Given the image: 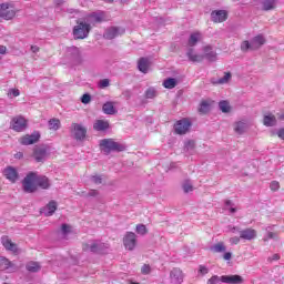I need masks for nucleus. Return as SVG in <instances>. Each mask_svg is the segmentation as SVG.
Here are the masks:
<instances>
[{
	"label": "nucleus",
	"instance_id": "48",
	"mask_svg": "<svg viewBox=\"0 0 284 284\" xmlns=\"http://www.w3.org/2000/svg\"><path fill=\"white\" fill-rule=\"evenodd\" d=\"M270 187L272 192H278V190H281V183H278V181H272Z\"/></svg>",
	"mask_w": 284,
	"mask_h": 284
},
{
	"label": "nucleus",
	"instance_id": "46",
	"mask_svg": "<svg viewBox=\"0 0 284 284\" xmlns=\"http://www.w3.org/2000/svg\"><path fill=\"white\" fill-rule=\"evenodd\" d=\"M91 183H94L95 185H101L103 183V178H101V175H92Z\"/></svg>",
	"mask_w": 284,
	"mask_h": 284
},
{
	"label": "nucleus",
	"instance_id": "18",
	"mask_svg": "<svg viewBox=\"0 0 284 284\" xmlns=\"http://www.w3.org/2000/svg\"><path fill=\"white\" fill-rule=\"evenodd\" d=\"M257 233L254 229H245L240 231V239H243L244 241H254L256 239Z\"/></svg>",
	"mask_w": 284,
	"mask_h": 284
},
{
	"label": "nucleus",
	"instance_id": "47",
	"mask_svg": "<svg viewBox=\"0 0 284 284\" xmlns=\"http://www.w3.org/2000/svg\"><path fill=\"white\" fill-rule=\"evenodd\" d=\"M152 273V266H150V264H144L141 267V274L148 275Z\"/></svg>",
	"mask_w": 284,
	"mask_h": 284
},
{
	"label": "nucleus",
	"instance_id": "50",
	"mask_svg": "<svg viewBox=\"0 0 284 284\" xmlns=\"http://www.w3.org/2000/svg\"><path fill=\"white\" fill-rule=\"evenodd\" d=\"M90 101H92V97L90 95V93H85L82 95L81 102L84 103V105H88Z\"/></svg>",
	"mask_w": 284,
	"mask_h": 284
},
{
	"label": "nucleus",
	"instance_id": "21",
	"mask_svg": "<svg viewBox=\"0 0 284 284\" xmlns=\"http://www.w3.org/2000/svg\"><path fill=\"white\" fill-rule=\"evenodd\" d=\"M277 121H276V115L273 113H266L264 114L263 118V125H265V128H274V125H276Z\"/></svg>",
	"mask_w": 284,
	"mask_h": 284
},
{
	"label": "nucleus",
	"instance_id": "1",
	"mask_svg": "<svg viewBox=\"0 0 284 284\" xmlns=\"http://www.w3.org/2000/svg\"><path fill=\"white\" fill-rule=\"evenodd\" d=\"M204 54H197L194 49H189L186 52V57L189 61H192V63H200L203 59H207L209 61H215L216 60V52L212 49V47L206 45L204 47Z\"/></svg>",
	"mask_w": 284,
	"mask_h": 284
},
{
	"label": "nucleus",
	"instance_id": "25",
	"mask_svg": "<svg viewBox=\"0 0 284 284\" xmlns=\"http://www.w3.org/2000/svg\"><path fill=\"white\" fill-rule=\"evenodd\" d=\"M202 40H203V33L195 31L191 33L187 45H190V48H194V45H196V43Z\"/></svg>",
	"mask_w": 284,
	"mask_h": 284
},
{
	"label": "nucleus",
	"instance_id": "52",
	"mask_svg": "<svg viewBox=\"0 0 284 284\" xmlns=\"http://www.w3.org/2000/svg\"><path fill=\"white\" fill-rule=\"evenodd\" d=\"M194 148H195L194 141H187V142L185 143V151H186V152L192 151Z\"/></svg>",
	"mask_w": 284,
	"mask_h": 284
},
{
	"label": "nucleus",
	"instance_id": "35",
	"mask_svg": "<svg viewBox=\"0 0 284 284\" xmlns=\"http://www.w3.org/2000/svg\"><path fill=\"white\" fill-rule=\"evenodd\" d=\"M26 268L28 272H39V270H41V264H39V262H29L27 263Z\"/></svg>",
	"mask_w": 284,
	"mask_h": 284
},
{
	"label": "nucleus",
	"instance_id": "43",
	"mask_svg": "<svg viewBox=\"0 0 284 284\" xmlns=\"http://www.w3.org/2000/svg\"><path fill=\"white\" fill-rule=\"evenodd\" d=\"M145 97L146 99H154L156 97V89L154 88H149L146 91H145Z\"/></svg>",
	"mask_w": 284,
	"mask_h": 284
},
{
	"label": "nucleus",
	"instance_id": "58",
	"mask_svg": "<svg viewBox=\"0 0 284 284\" xmlns=\"http://www.w3.org/2000/svg\"><path fill=\"white\" fill-rule=\"evenodd\" d=\"M223 258H224V261H231L232 254L230 252H226V253H224Z\"/></svg>",
	"mask_w": 284,
	"mask_h": 284
},
{
	"label": "nucleus",
	"instance_id": "37",
	"mask_svg": "<svg viewBox=\"0 0 284 284\" xmlns=\"http://www.w3.org/2000/svg\"><path fill=\"white\" fill-rule=\"evenodd\" d=\"M182 190H183V192H185V194H187L190 192H193L194 191V185L192 184V181L185 180L182 183Z\"/></svg>",
	"mask_w": 284,
	"mask_h": 284
},
{
	"label": "nucleus",
	"instance_id": "5",
	"mask_svg": "<svg viewBox=\"0 0 284 284\" xmlns=\"http://www.w3.org/2000/svg\"><path fill=\"white\" fill-rule=\"evenodd\" d=\"M91 29L92 27H90V23L83 21L78 22V24L73 28L74 39H87Z\"/></svg>",
	"mask_w": 284,
	"mask_h": 284
},
{
	"label": "nucleus",
	"instance_id": "14",
	"mask_svg": "<svg viewBox=\"0 0 284 284\" xmlns=\"http://www.w3.org/2000/svg\"><path fill=\"white\" fill-rule=\"evenodd\" d=\"M39 139H41V134H39V132H34L30 135H24L23 138H21L20 143L22 145H32V144L37 143V141H39Z\"/></svg>",
	"mask_w": 284,
	"mask_h": 284
},
{
	"label": "nucleus",
	"instance_id": "8",
	"mask_svg": "<svg viewBox=\"0 0 284 284\" xmlns=\"http://www.w3.org/2000/svg\"><path fill=\"white\" fill-rule=\"evenodd\" d=\"M50 154V146L40 145L36 146L33 150V158L37 163H43L48 159Z\"/></svg>",
	"mask_w": 284,
	"mask_h": 284
},
{
	"label": "nucleus",
	"instance_id": "2",
	"mask_svg": "<svg viewBox=\"0 0 284 284\" xmlns=\"http://www.w3.org/2000/svg\"><path fill=\"white\" fill-rule=\"evenodd\" d=\"M22 190L27 192V194H32L33 192H37V173L30 172L26 175V178L22 181Z\"/></svg>",
	"mask_w": 284,
	"mask_h": 284
},
{
	"label": "nucleus",
	"instance_id": "22",
	"mask_svg": "<svg viewBox=\"0 0 284 284\" xmlns=\"http://www.w3.org/2000/svg\"><path fill=\"white\" fill-rule=\"evenodd\" d=\"M88 21L90 23H101V21H105V12H93L89 16Z\"/></svg>",
	"mask_w": 284,
	"mask_h": 284
},
{
	"label": "nucleus",
	"instance_id": "51",
	"mask_svg": "<svg viewBox=\"0 0 284 284\" xmlns=\"http://www.w3.org/2000/svg\"><path fill=\"white\" fill-rule=\"evenodd\" d=\"M219 283H221V277H219V275H214L207 281V284H219Z\"/></svg>",
	"mask_w": 284,
	"mask_h": 284
},
{
	"label": "nucleus",
	"instance_id": "34",
	"mask_svg": "<svg viewBox=\"0 0 284 284\" xmlns=\"http://www.w3.org/2000/svg\"><path fill=\"white\" fill-rule=\"evenodd\" d=\"M49 130L57 132V130H61V121L59 119H51L48 122Z\"/></svg>",
	"mask_w": 284,
	"mask_h": 284
},
{
	"label": "nucleus",
	"instance_id": "15",
	"mask_svg": "<svg viewBox=\"0 0 284 284\" xmlns=\"http://www.w3.org/2000/svg\"><path fill=\"white\" fill-rule=\"evenodd\" d=\"M3 175L11 183H16V181L19 179V172H17V169H14L12 166H8L7 169H4Z\"/></svg>",
	"mask_w": 284,
	"mask_h": 284
},
{
	"label": "nucleus",
	"instance_id": "4",
	"mask_svg": "<svg viewBox=\"0 0 284 284\" xmlns=\"http://www.w3.org/2000/svg\"><path fill=\"white\" fill-rule=\"evenodd\" d=\"M100 150H102L104 154H110V152H123V145L112 139H103L100 141Z\"/></svg>",
	"mask_w": 284,
	"mask_h": 284
},
{
	"label": "nucleus",
	"instance_id": "40",
	"mask_svg": "<svg viewBox=\"0 0 284 284\" xmlns=\"http://www.w3.org/2000/svg\"><path fill=\"white\" fill-rule=\"evenodd\" d=\"M135 232L136 234H140V236H145V234H148V227L144 224H138Z\"/></svg>",
	"mask_w": 284,
	"mask_h": 284
},
{
	"label": "nucleus",
	"instance_id": "31",
	"mask_svg": "<svg viewBox=\"0 0 284 284\" xmlns=\"http://www.w3.org/2000/svg\"><path fill=\"white\" fill-rule=\"evenodd\" d=\"M234 132L235 134H245L247 132V123L240 121L234 124Z\"/></svg>",
	"mask_w": 284,
	"mask_h": 284
},
{
	"label": "nucleus",
	"instance_id": "55",
	"mask_svg": "<svg viewBox=\"0 0 284 284\" xmlns=\"http://www.w3.org/2000/svg\"><path fill=\"white\" fill-rule=\"evenodd\" d=\"M230 243L231 245H239V243H241V237L239 236L231 237Z\"/></svg>",
	"mask_w": 284,
	"mask_h": 284
},
{
	"label": "nucleus",
	"instance_id": "26",
	"mask_svg": "<svg viewBox=\"0 0 284 284\" xmlns=\"http://www.w3.org/2000/svg\"><path fill=\"white\" fill-rule=\"evenodd\" d=\"M37 183L38 189L41 187V190H48L50 187V180L45 175L37 174Z\"/></svg>",
	"mask_w": 284,
	"mask_h": 284
},
{
	"label": "nucleus",
	"instance_id": "49",
	"mask_svg": "<svg viewBox=\"0 0 284 284\" xmlns=\"http://www.w3.org/2000/svg\"><path fill=\"white\" fill-rule=\"evenodd\" d=\"M19 94H21V92L19 91V89H10L8 91V97L9 99H12L13 97H19Z\"/></svg>",
	"mask_w": 284,
	"mask_h": 284
},
{
	"label": "nucleus",
	"instance_id": "11",
	"mask_svg": "<svg viewBox=\"0 0 284 284\" xmlns=\"http://www.w3.org/2000/svg\"><path fill=\"white\" fill-rule=\"evenodd\" d=\"M190 128H192V122L187 119L179 120L174 124L175 134H187V132H190Z\"/></svg>",
	"mask_w": 284,
	"mask_h": 284
},
{
	"label": "nucleus",
	"instance_id": "27",
	"mask_svg": "<svg viewBox=\"0 0 284 284\" xmlns=\"http://www.w3.org/2000/svg\"><path fill=\"white\" fill-rule=\"evenodd\" d=\"M276 3H278V0H261L260 1L262 10H265V11L274 10V8H276Z\"/></svg>",
	"mask_w": 284,
	"mask_h": 284
},
{
	"label": "nucleus",
	"instance_id": "56",
	"mask_svg": "<svg viewBox=\"0 0 284 284\" xmlns=\"http://www.w3.org/2000/svg\"><path fill=\"white\" fill-rule=\"evenodd\" d=\"M276 135L278 136V139H281L282 141H284V128L278 129L276 131Z\"/></svg>",
	"mask_w": 284,
	"mask_h": 284
},
{
	"label": "nucleus",
	"instance_id": "42",
	"mask_svg": "<svg viewBox=\"0 0 284 284\" xmlns=\"http://www.w3.org/2000/svg\"><path fill=\"white\" fill-rule=\"evenodd\" d=\"M219 108L222 112H230V102L227 101H221L219 103Z\"/></svg>",
	"mask_w": 284,
	"mask_h": 284
},
{
	"label": "nucleus",
	"instance_id": "38",
	"mask_svg": "<svg viewBox=\"0 0 284 284\" xmlns=\"http://www.w3.org/2000/svg\"><path fill=\"white\" fill-rule=\"evenodd\" d=\"M273 226H268L266 227V235H264L263 241L267 242V241H272L274 239H276V233L272 232Z\"/></svg>",
	"mask_w": 284,
	"mask_h": 284
},
{
	"label": "nucleus",
	"instance_id": "28",
	"mask_svg": "<svg viewBox=\"0 0 284 284\" xmlns=\"http://www.w3.org/2000/svg\"><path fill=\"white\" fill-rule=\"evenodd\" d=\"M138 68L140 72H143V74H148V71L150 70V60L148 58H141L138 61Z\"/></svg>",
	"mask_w": 284,
	"mask_h": 284
},
{
	"label": "nucleus",
	"instance_id": "17",
	"mask_svg": "<svg viewBox=\"0 0 284 284\" xmlns=\"http://www.w3.org/2000/svg\"><path fill=\"white\" fill-rule=\"evenodd\" d=\"M170 278H171V283L173 284L183 283V271H181L180 268H173L170 272Z\"/></svg>",
	"mask_w": 284,
	"mask_h": 284
},
{
	"label": "nucleus",
	"instance_id": "61",
	"mask_svg": "<svg viewBox=\"0 0 284 284\" xmlns=\"http://www.w3.org/2000/svg\"><path fill=\"white\" fill-rule=\"evenodd\" d=\"M278 258H281V255L274 254V255L271 257V261H278Z\"/></svg>",
	"mask_w": 284,
	"mask_h": 284
},
{
	"label": "nucleus",
	"instance_id": "9",
	"mask_svg": "<svg viewBox=\"0 0 284 284\" xmlns=\"http://www.w3.org/2000/svg\"><path fill=\"white\" fill-rule=\"evenodd\" d=\"M28 128V120L23 118L22 115H17L12 118L11 120V130H14V132H23Z\"/></svg>",
	"mask_w": 284,
	"mask_h": 284
},
{
	"label": "nucleus",
	"instance_id": "29",
	"mask_svg": "<svg viewBox=\"0 0 284 284\" xmlns=\"http://www.w3.org/2000/svg\"><path fill=\"white\" fill-rule=\"evenodd\" d=\"M57 212V202L51 201L49 204L41 211L44 216H52Z\"/></svg>",
	"mask_w": 284,
	"mask_h": 284
},
{
	"label": "nucleus",
	"instance_id": "53",
	"mask_svg": "<svg viewBox=\"0 0 284 284\" xmlns=\"http://www.w3.org/2000/svg\"><path fill=\"white\" fill-rule=\"evenodd\" d=\"M108 85H110V80L109 79L100 80L99 88L103 89V88H108Z\"/></svg>",
	"mask_w": 284,
	"mask_h": 284
},
{
	"label": "nucleus",
	"instance_id": "24",
	"mask_svg": "<svg viewBox=\"0 0 284 284\" xmlns=\"http://www.w3.org/2000/svg\"><path fill=\"white\" fill-rule=\"evenodd\" d=\"M252 50H258L262 45H265V37L258 34L251 40Z\"/></svg>",
	"mask_w": 284,
	"mask_h": 284
},
{
	"label": "nucleus",
	"instance_id": "41",
	"mask_svg": "<svg viewBox=\"0 0 284 284\" xmlns=\"http://www.w3.org/2000/svg\"><path fill=\"white\" fill-rule=\"evenodd\" d=\"M200 112H202V114H206V112H210V102L209 101L201 102Z\"/></svg>",
	"mask_w": 284,
	"mask_h": 284
},
{
	"label": "nucleus",
	"instance_id": "30",
	"mask_svg": "<svg viewBox=\"0 0 284 284\" xmlns=\"http://www.w3.org/2000/svg\"><path fill=\"white\" fill-rule=\"evenodd\" d=\"M8 270V272H12L14 270V265L12 262L8 261L6 257H0V272Z\"/></svg>",
	"mask_w": 284,
	"mask_h": 284
},
{
	"label": "nucleus",
	"instance_id": "23",
	"mask_svg": "<svg viewBox=\"0 0 284 284\" xmlns=\"http://www.w3.org/2000/svg\"><path fill=\"white\" fill-rule=\"evenodd\" d=\"M230 81H232V73L225 72L223 78L212 79L211 83H213V85H225L226 83H230Z\"/></svg>",
	"mask_w": 284,
	"mask_h": 284
},
{
	"label": "nucleus",
	"instance_id": "33",
	"mask_svg": "<svg viewBox=\"0 0 284 284\" xmlns=\"http://www.w3.org/2000/svg\"><path fill=\"white\" fill-rule=\"evenodd\" d=\"M102 110L104 114H116V109L112 102H105L102 106Z\"/></svg>",
	"mask_w": 284,
	"mask_h": 284
},
{
	"label": "nucleus",
	"instance_id": "59",
	"mask_svg": "<svg viewBox=\"0 0 284 284\" xmlns=\"http://www.w3.org/2000/svg\"><path fill=\"white\" fill-rule=\"evenodd\" d=\"M31 52H33L34 54H37V52H39V47H38V45H32V47H31Z\"/></svg>",
	"mask_w": 284,
	"mask_h": 284
},
{
	"label": "nucleus",
	"instance_id": "32",
	"mask_svg": "<svg viewBox=\"0 0 284 284\" xmlns=\"http://www.w3.org/2000/svg\"><path fill=\"white\" fill-rule=\"evenodd\" d=\"M210 250L213 252V254H222L223 252H225V250H227V247L225 246V243L219 242L216 244H213Z\"/></svg>",
	"mask_w": 284,
	"mask_h": 284
},
{
	"label": "nucleus",
	"instance_id": "6",
	"mask_svg": "<svg viewBox=\"0 0 284 284\" xmlns=\"http://www.w3.org/2000/svg\"><path fill=\"white\" fill-rule=\"evenodd\" d=\"M108 244L101 243L99 241L89 242L84 245L83 250L85 252H95L98 254H105V250H108Z\"/></svg>",
	"mask_w": 284,
	"mask_h": 284
},
{
	"label": "nucleus",
	"instance_id": "44",
	"mask_svg": "<svg viewBox=\"0 0 284 284\" xmlns=\"http://www.w3.org/2000/svg\"><path fill=\"white\" fill-rule=\"evenodd\" d=\"M242 52H247V50H252V42L245 40L241 43Z\"/></svg>",
	"mask_w": 284,
	"mask_h": 284
},
{
	"label": "nucleus",
	"instance_id": "16",
	"mask_svg": "<svg viewBox=\"0 0 284 284\" xmlns=\"http://www.w3.org/2000/svg\"><path fill=\"white\" fill-rule=\"evenodd\" d=\"M1 243L4 250H8V252H12L13 254H17V252H19V248H17V244L12 243V240L10 237L3 236L1 239Z\"/></svg>",
	"mask_w": 284,
	"mask_h": 284
},
{
	"label": "nucleus",
	"instance_id": "10",
	"mask_svg": "<svg viewBox=\"0 0 284 284\" xmlns=\"http://www.w3.org/2000/svg\"><path fill=\"white\" fill-rule=\"evenodd\" d=\"M123 245L125 250L132 252L136 247V234L134 232H126L123 236Z\"/></svg>",
	"mask_w": 284,
	"mask_h": 284
},
{
	"label": "nucleus",
	"instance_id": "62",
	"mask_svg": "<svg viewBox=\"0 0 284 284\" xmlns=\"http://www.w3.org/2000/svg\"><path fill=\"white\" fill-rule=\"evenodd\" d=\"M16 159H23V153H21V152L17 153Z\"/></svg>",
	"mask_w": 284,
	"mask_h": 284
},
{
	"label": "nucleus",
	"instance_id": "13",
	"mask_svg": "<svg viewBox=\"0 0 284 284\" xmlns=\"http://www.w3.org/2000/svg\"><path fill=\"white\" fill-rule=\"evenodd\" d=\"M211 19L214 23H223V21L227 20V11L225 10L212 11Z\"/></svg>",
	"mask_w": 284,
	"mask_h": 284
},
{
	"label": "nucleus",
	"instance_id": "7",
	"mask_svg": "<svg viewBox=\"0 0 284 284\" xmlns=\"http://www.w3.org/2000/svg\"><path fill=\"white\" fill-rule=\"evenodd\" d=\"M70 132L75 141H83V139H85V134H88V129H85L83 124L72 123Z\"/></svg>",
	"mask_w": 284,
	"mask_h": 284
},
{
	"label": "nucleus",
	"instance_id": "19",
	"mask_svg": "<svg viewBox=\"0 0 284 284\" xmlns=\"http://www.w3.org/2000/svg\"><path fill=\"white\" fill-rule=\"evenodd\" d=\"M221 282L227 284H241L243 283V277H241V275H223L221 276Z\"/></svg>",
	"mask_w": 284,
	"mask_h": 284
},
{
	"label": "nucleus",
	"instance_id": "64",
	"mask_svg": "<svg viewBox=\"0 0 284 284\" xmlns=\"http://www.w3.org/2000/svg\"><path fill=\"white\" fill-rule=\"evenodd\" d=\"M236 230H239V229H236V227H233V229H231V232H236Z\"/></svg>",
	"mask_w": 284,
	"mask_h": 284
},
{
	"label": "nucleus",
	"instance_id": "3",
	"mask_svg": "<svg viewBox=\"0 0 284 284\" xmlns=\"http://www.w3.org/2000/svg\"><path fill=\"white\" fill-rule=\"evenodd\" d=\"M17 12L18 10L13 2H3L0 4V17L1 19H6V21L14 19Z\"/></svg>",
	"mask_w": 284,
	"mask_h": 284
},
{
	"label": "nucleus",
	"instance_id": "60",
	"mask_svg": "<svg viewBox=\"0 0 284 284\" xmlns=\"http://www.w3.org/2000/svg\"><path fill=\"white\" fill-rule=\"evenodd\" d=\"M8 51V49L3 45H0V54H6V52Z\"/></svg>",
	"mask_w": 284,
	"mask_h": 284
},
{
	"label": "nucleus",
	"instance_id": "45",
	"mask_svg": "<svg viewBox=\"0 0 284 284\" xmlns=\"http://www.w3.org/2000/svg\"><path fill=\"white\" fill-rule=\"evenodd\" d=\"M224 210H227L231 214H234V212H236V209H234L232 201L225 202Z\"/></svg>",
	"mask_w": 284,
	"mask_h": 284
},
{
	"label": "nucleus",
	"instance_id": "20",
	"mask_svg": "<svg viewBox=\"0 0 284 284\" xmlns=\"http://www.w3.org/2000/svg\"><path fill=\"white\" fill-rule=\"evenodd\" d=\"M110 129V122L108 120H95L93 123V130L95 132H105Z\"/></svg>",
	"mask_w": 284,
	"mask_h": 284
},
{
	"label": "nucleus",
	"instance_id": "54",
	"mask_svg": "<svg viewBox=\"0 0 284 284\" xmlns=\"http://www.w3.org/2000/svg\"><path fill=\"white\" fill-rule=\"evenodd\" d=\"M209 272L210 270L207 268V266L200 265L199 273L202 274V276H205V274H207Z\"/></svg>",
	"mask_w": 284,
	"mask_h": 284
},
{
	"label": "nucleus",
	"instance_id": "57",
	"mask_svg": "<svg viewBox=\"0 0 284 284\" xmlns=\"http://www.w3.org/2000/svg\"><path fill=\"white\" fill-rule=\"evenodd\" d=\"M88 196H99V191L91 190V191H89Z\"/></svg>",
	"mask_w": 284,
	"mask_h": 284
},
{
	"label": "nucleus",
	"instance_id": "36",
	"mask_svg": "<svg viewBox=\"0 0 284 284\" xmlns=\"http://www.w3.org/2000/svg\"><path fill=\"white\" fill-rule=\"evenodd\" d=\"M163 87L166 88V90H173V88H176V79L169 78L164 80Z\"/></svg>",
	"mask_w": 284,
	"mask_h": 284
},
{
	"label": "nucleus",
	"instance_id": "63",
	"mask_svg": "<svg viewBox=\"0 0 284 284\" xmlns=\"http://www.w3.org/2000/svg\"><path fill=\"white\" fill-rule=\"evenodd\" d=\"M54 3H57V6H61V3H63V0H54Z\"/></svg>",
	"mask_w": 284,
	"mask_h": 284
},
{
	"label": "nucleus",
	"instance_id": "39",
	"mask_svg": "<svg viewBox=\"0 0 284 284\" xmlns=\"http://www.w3.org/2000/svg\"><path fill=\"white\" fill-rule=\"evenodd\" d=\"M61 234H62L63 239H68V236H70V234H72V226H70L68 224H62Z\"/></svg>",
	"mask_w": 284,
	"mask_h": 284
},
{
	"label": "nucleus",
	"instance_id": "12",
	"mask_svg": "<svg viewBox=\"0 0 284 284\" xmlns=\"http://www.w3.org/2000/svg\"><path fill=\"white\" fill-rule=\"evenodd\" d=\"M121 34H125V29L122 27H111L105 30L104 39H116V37H121Z\"/></svg>",
	"mask_w": 284,
	"mask_h": 284
}]
</instances>
